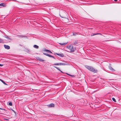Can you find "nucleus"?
Masks as SVG:
<instances>
[{
  "instance_id": "obj_1",
  "label": "nucleus",
  "mask_w": 121,
  "mask_h": 121,
  "mask_svg": "<svg viewBox=\"0 0 121 121\" xmlns=\"http://www.w3.org/2000/svg\"><path fill=\"white\" fill-rule=\"evenodd\" d=\"M67 48L69 49L70 50V52H74L75 50V48H74L73 46L71 45H69L67 47Z\"/></svg>"
},
{
  "instance_id": "obj_2",
  "label": "nucleus",
  "mask_w": 121,
  "mask_h": 121,
  "mask_svg": "<svg viewBox=\"0 0 121 121\" xmlns=\"http://www.w3.org/2000/svg\"><path fill=\"white\" fill-rule=\"evenodd\" d=\"M91 71L94 73H97L98 72V70L97 69H95L93 67L92 69L91 70Z\"/></svg>"
},
{
  "instance_id": "obj_3",
  "label": "nucleus",
  "mask_w": 121,
  "mask_h": 121,
  "mask_svg": "<svg viewBox=\"0 0 121 121\" xmlns=\"http://www.w3.org/2000/svg\"><path fill=\"white\" fill-rule=\"evenodd\" d=\"M86 67L87 69L91 71V70L92 69V68L93 67H92L88 66H87Z\"/></svg>"
},
{
  "instance_id": "obj_4",
  "label": "nucleus",
  "mask_w": 121,
  "mask_h": 121,
  "mask_svg": "<svg viewBox=\"0 0 121 121\" xmlns=\"http://www.w3.org/2000/svg\"><path fill=\"white\" fill-rule=\"evenodd\" d=\"M56 54L61 57H63L64 56V55L63 54L56 53Z\"/></svg>"
},
{
  "instance_id": "obj_5",
  "label": "nucleus",
  "mask_w": 121,
  "mask_h": 121,
  "mask_svg": "<svg viewBox=\"0 0 121 121\" xmlns=\"http://www.w3.org/2000/svg\"><path fill=\"white\" fill-rule=\"evenodd\" d=\"M54 104L53 103L49 105V107H54Z\"/></svg>"
},
{
  "instance_id": "obj_6",
  "label": "nucleus",
  "mask_w": 121,
  "mask_h": 121,
  "mask_svg": "<svg viewBox=\"0 0 121 121\" xmlns=\"http://www.w3.org/2000/svg\"><path fill=\"white\" fill-rule=\"evenodd\" d=\"M0 6H2L3 7H5L6 6V5L4 3H2L0 4Z\"/></svg>"
},
{
  "instance_id": "obj_7",
  "label": "nucleus",
  "mask_w": 121,
  "mask_h": 121,
  "mask_svg": "<svg viewBox=\"0 0 121 121\" xmlns=\"http://www.w3.org/2000/svg\"><path fill=\"white\" fill-rule=\"evenodd\" d=\"M61 63H55L53 65H61Z\"/></svg>"
},
{
  "instance_id": "obj_8",
  "label": "nucleus",
  "mask_w": 121,
  "mask_h": 121,
  "mask_svg": "<svg viewBox=\"0 0 121 121\" xmlns=\"http://www.w3.org/2000/svg\"><path fill=\"white\" fill-rule=\"evenodd\" d=\"M37 59L39 60V61H43L44 60L41 59L39 57H38Z\"/></svg>"
},
{
  "instance_id": "obj_9",
  "label": "nucleus",
  "mask_w": 121,
  "mask_h": 121,
  "mask_svg": "<svg viewBox=\"0 0 121 121\" xmlns=\"http://www.w3.org/2000/svg\"><path fill=\"white\" fill-rule=\"evenodd\" d=\"M33 47L34 48L37 49L39 47L38 46L35 45H34Z\"/></svg>"
},
{
  "instance_id": "obj_10",
  "label": "nucleus",
  "mask_w": 121,
  "mask_h": 121,
  "mask_svg": "<svg viewBox=\"0 0 121 121\" xmlns=\"http://www.w3.org/2000/svg\"><path fill=\"white\" fill-rule=\"evenodd\" d=\"M73 43L74 44H78V43L77 41H75L73 42Z\"/></svg>"
},
{
  "instance_id": "obj_11",
  "label": "nucleus",
  "mask_w": 121,
  "mask_h": 121,
  "mask_svg": "<svg viewBox=\"0 0 121 121\" xmlns=\"http://www.w3.org/2000/svg\"><path fill=\"white\" fill-rule=\"evenodd\" d=\"M0 80L5 85H7V84L5 83V82L2 80L0 79Z\"/></svg>"
},
{
  "instance_id": "obj_12",
  "label": "nucleus",
  "mask_w": 121,
  "mask_h": 121,
  "mask_svg": "<svg viewBox=\"0 0 121 121\" xmlns=\"http://www.w3.org/2000/svg\"><path fill=\"white\" fill-rule=\"evenodd\" d=\"M109 68L110 70L112 71H114V70L113 69L111 66L109 67Z\"/></svg>"
},
{
  "instance_id": "obj_13",
  "label": "nucleus",
  "mask_w": 121,
  "mask_h": 121,
  "mask_svg": "<svg viewBox=\"0 0 121 121\" xmlns=\"http://www.w3.org/2000/svg\"><path fill=\"white\" fill-rule=\"evenodd\" d=\"M67 44V43H59V44L61 45H66Z\"/></svg>"
},
{
  "instance_id": "obj_14",
  "label": "nucleus",
  "mask_w": 121,
  "mask_h": 121,
  "mask_svg": "<svg viewBox=\"0 0 121 121\" xmlns=\"http://www.w3.org/2000/svg\"><path fill=\"white\" fill-rule=\"evenodd\" d=\"M54 67L57 69L58 70L61 71V72H62L60 70V69L57 68V67L56 66H54Z\"/></svg>"
},
{
  "instance_id": "obj_15",
  "label": "nucleus",
  "mask_w": 121,
  "mask_h": 121,
  "mask_svg": "<svg viewBox=\"0 0 121 121\" xmlns=\"http://www.w3.org/2000/svg\"><path fill=\"white\" fill-rule=\"evenodd\" d=\"M98 34L101 35V34L100 33H96V34L94 33L93 34V35H91V36H94V35H98Z\"/></svg>"
},
{
  "instance_id": "obj_16",
  "label": "nucleus",
  "mask_w": 121,
  "mask_h": 121,
  "mask_svg": "<svg viewBox=\"0 0 121 121\" xmlns=\"http://www.w3.org/2000/svg\"><path fill=\"white\" fill-rule=\"evenodd\" d=\"M9 105L10 106H12V104L11 102H9Z\"/></svg>"
},
{
  "instance_id": "obj_17",
  "label": "nucleus",
  "mask_w": 121,
  "mask_h": 121,
  "mask_svg": "<svg viewBox=\"0 0 121 121\" xmlns=\"http://www.w3.org/2000/svg\"><path fill=\"white\" fill-rule=\"evenodd\" d=\"M4 47L5 48L8 49V45H4Z\"/></svg>"
},
{
  "instance_id": "obj_18",
  "label": "nucleus",
  "mask_w": 121,
  "mask_h": 121,
  "mask_svg": "<svg viewBox=\"0 0 121 121\" xmlns=\"http://www.w3.org/2000/svg\"><path fill=\"white\" fill-rule=\"evenodd\" d=\"M61 65H67L66 64L63 63H61Z\"/></svg>"
},
{
  "instance_id": "obj_19",
  "label": "nucleus",
  "mask_w": 121,
  "mask_h": 121,
  "mask_svg": "<svg viewBox=\"0 0 121 121\" xmlns=\"http://www.w3.org/2000/svg\"><path fill=\"white\" fill-rule=\"evenodd\" d=\"M21 36V38H27L26 36Z\"/></svg>"
},
{
  "instance_id": "obj_20",
  "label": "nucleus",
  "mask_w": 121,
  "mask_h": 121,
  "mask_svg": "<svg viewBox=\"0 0 121 121\" xmlns=\"http://www.w3.org/2000/svg\"><path fill=\"white\" fill-rule=\"evenodd\" d=\"M112 100L115 102H116V100L114 98H112Z\"/></svg>"
},
{
  "instance_id": "obj_21",
  "label": "nucleus",
  "mask_w": 121,
  "mask_h": 121,
  "mask_svg": "<svg viewBox=\"0 0 121 121\" xmlns=\"http://www.w3.org/2000/svg\"><path fill=\"white\" fill-rule=\"evenodd\" d=\"M43 54L44 55L46 56H48V55L49 54H48V53H43Z\"/></svg>"
},
{
  "instance_id": "obj_22",
  "label": "nucleus",
  "mask_w": 121,
  "mask_h": 121,
  "mask_svg": "<svg viewBox=\"0 0 121 121\" xmlns=\"http://www.w3.org/2000/svg\"><path fill=\"white\" fill-rule=\"evenodd\" d=\"M8 42H10V41L11 40V39H9V37H8Z\"/></svg>"
},
{
  "instance_id": "obj_23",
  "label": "nucleus",
  "mask_w": 121,
  "mask_h": 121,
  "mask_svg": "<svg viewBox=\"0 0 121 121\" xmlns=\"http://www.w3.org/2000/svg\"><path fill=\"white\" fill-rule=\"evenodd\" d=\"M60 16L62 18H64L65 17L64 16L62 15H60Z\"/></svg>"
},
{
  "instance_id": "obj_24",
  "label": "nucleus",
  "mask_w": 121,
  "mask_h": 121,
  "mask_svg": "<svg viewBox=\"0 0 121 121\" xmlns=\"http://www.w3.org/2000/svg\"><path fill=\"white\" fill-rule=\"evenodd\" d=\"M26 51L27 52H28V53H29L30 52V51L28 50H27Z\"/></svg>"
},
{
  "instance_id": "obj_25",
  "label": "nucleus",
  "mask_w": 121,
  "mask_h": 121,
  "mask_svg": "<svg viewBox=\"0 0 121 121\" xmlns=\"http://www.w3.org/2000/svg\"><path fill=\"white\" fill-rule=\"evenodd\" d=\"M45 51H48L49 52L50 51L48 50H45Z\"/></svg>"
},
{
  "instance_id": "obj_26",
  "label": "nucleus",
  "mask_w": 121,
  "mask_h": 121,
  "mask_svg": "<svg viewBox=\"0 0 121 121\" xmlns=\"http://www.w3.org/2000/svg\"><path fill=\"white\" fill-rule=\"evenodd\" d=\"M52 56L51 55H50V54H49L48 55V56L49 57H52Z\"/></svg>"
},
{
  "instance_id": "obj_27",
  "label": "nucleus",
  "mask_w": 121,
  "mask_h": 121,
  "mask_svg": "<svg viewBox=\"0 0 121 121\" xmlns=\"http://www.w3.org/2000/svg\"><path fill=\"white\" fill-rule=\"evenodd\" d=\"M2 42H3V40H2L0 39V43H1Z\"/></svg>"
},
{
  "instance_id": "obj_28",
  "label": "nucleus",
  "mask_w": 121,
  "mask_h": 121,
  "mask_svg": "<svg viewBox=\"0 0 121 121\" xmlns=\"http://www.w3.org/2000/svg\"><path fill=\"white\" fill-rule=\"evenodd\" d=\"M76 34V33H74L73 34V35L74 36Z\"/></svg>"
},
{
  "instance_id": "obj_29",
  "label": "nucleus",
  "mask_w": 121,
  "mask_h": 121,
  "mask_svg": "<svg viewBox=\"0 0 121 121\" xmlns=\"http://www.w3.org/2000/svg\"><path fill=\"white\" fill-rule=\"evenodd\" d=\"M66 73V74H67V75H69V76H71V75H70V74H68V73Z\"/></svg>"
},
{
  "instance_id": "obj_30",
  "label": "nucleus",
  "mask_w": 121,
  "mask_h": 121,
  "mask_svg": "<svg viewBox=\"0 0 121 121\" xmlns=\"http://www.w3.org/2000/svg\"><path fill=\"white\" fill-rule=\"evenodd\" d=\"M3 65L0 64V66H2Z\"/></svg>"
},
{
  "instance_id": "obj_31",
  "label": "nucleus",
  "mask_w": 121,
  "mask_h": 121,
  "mask_svg": "<svg viewBox=\"0 0 121 121\" xmlns=\"http://www.w3.org/2000/svg\"><path fill=\"white\" fill-rule=\"evenodd\" d=\"M10 48V47L9 46H8V49H9Z\"/></svg>"
},
{
  "instance_id": "obj_32",
  "label": "nucleus",
  "mask_w": 121,
  "mask_h": 121,
  "mask_svg": "<svg viewBox=\"0 0 121 121\" xmlns=\"http://www.w3.org/2000/svg\"><path fill=\"white\" fill-rule=\"evenodd\" d=\"M52 58H53L54 59H55V57H54V56H52Z\"/></svg>"
},
{
  "instance_id": "obj_33",
  "label": "nucleus",
  "mask_w": 121,
  "mask_h": 121,
  "mask_svg": "<svg viewBox=\"0 0 121 121\" xmlns=\"http://www.w3.org/2000/svg\"><path fill=\"white\" fill-rule=\"evenodd\" d=\"M49 53H52V52H51V51H50L49 52Z\"/></svg>"
},
{
  "instance_id": "obj_34",
  "label": "nucleus",
  "mask_w": 121,
  "mask_h": 121,
  "mask_svg": "<svg viewBox=\"0 0 121 121\" xmlns=\"http://www.w3.org/2000/svg\"><path fill=\"white\" fill-rule=\"evenodd\" d=\"M114 0L115 2H117V0Z\"/></svg>"
},
{
  "instance_id": "obj_35",
  "label": "nucleus",
  "mask_w": 121,
  "mask_h": 121,
  "mask_svg": "<svg viewBox=\"0 0 121 121\" xmlns=\"http://www.w3.org/2000/svg\"><path fill=\"white\" fill-rule=\"evenodd\" d=\"M63 13V14H66V13L65 12H64Z\"/></svg>"
},
{
  "instance_id": "obj_36",
  "label": "nucleus",
  "mask_w": 121,
  "mask_h": 121,
  "mask_svg": "<svg viewBox=\"0 0 121 121\" xmlns=\"http://www.w3.org/2000/svg\"><path fill=\"white\" fill-rule=\"evenodd\" d=\"M14 112V110H13V109H11Z\"/></svg>"
},
{
  "instance_id": "obj_37",
  "label": "nucleus",
  "mask_w": 121,
  "mask_h": 121,
  "mask_svg": "<svg viewBox=\"0 0 121 121\" xmlns=\"http://www.w3.org/2000/svg\"><path fill=\"white\" fill-rule=\"evenodd\" d=\"M0 109H1V108H0Z\"/></svg>"
}]
</instances>
